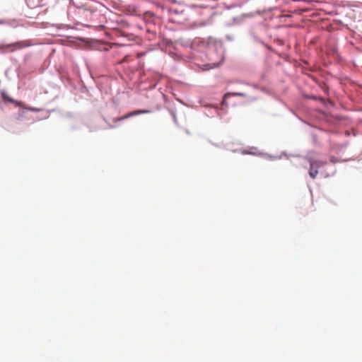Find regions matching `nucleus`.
Listing matches in <instances>:
<instances>
[{
  "label": "nucleus",
  "instance_id": "nucleus-3",
  "mask_svg": "<svg viewBox=\"0 0 362 362\" xmlns=\"http://www.w3.org/2000/svg\"><path fill=\"white\" fill-rule=\"evenodd\" d=\"M1 98H3V100L5 102H9V103H13V104H15L16 106H22V103L16 101L13 99L8 98L4 93H1Z\"/></svg>",
  "mask_w": 362,
  "mask_h": 362
},
{
  "label": "nucleus",
  "instance_id": "nucleus-1",
  "mask_svg": "<svg viewBox=\"0 0 362 362\" xmlns=\"http://www.w3.org/2000/svg\"><path fill=\"white\" fill-rule=\"evenodd\" d=\"M149 112H150L149 110H134V111H132L131 112H129L128 114H127V115H124V116H122L121 117L113 118L112 121H113V122H119V121L128 119V118H129L131 117H133V116L139 115H141V114L149 113Z\"/></svg>",
  "mask_w": 362,
  "mask_h": 362
},
{
  "label": "nucleus",
  "instance_id": "nucleus-4",
  "mask_svg": "<svg viewBox=\"0 0 362 362\" xmlns=\"http://www.w3.org/2000/svg\"><path fill=\"white\" fill-rule=\"evenodd\" d=\"M204 66H205V68L204 69V70H209L210 69H213L214 67L218 66V64H214L213 65L206 64V65H204Z\"/></svg>",
  "mask_w": 362,
  "mask_h": 362
},
{
  "label": "nucleus",
  "instance_id": "nucleus-5",
  "mask_svg": "<svg viewBox=\"0 0 362 362\" xmlns=\"http://www.w3.org/2000/svg\"><path fill=\"white\" fill-rule=\"evenodd\" d=\"M233 95H238V96H242V97H245L246 96V94L245 93H232Z\"/></svg>",
  "mask_w": 362,
  "mask_h": 362
},
{
  "label": "nucleus",
  "instance_id": "nucleus-6",
  "mask_svg": "<svg viewBox=\"0 0 362 362\" xmlns=\"http://www.w3.org/2000/svg\"><path fill=\"white\" fill-rule=\"evenodd\" d=\"M143 55H144V54H143V53H139V54H137V57H141Z\"/></svg>",
  "mask_w": 362,
  "mask_h": 362
},
{
  "label": "nucleus",
  "instance_id": "nucleus-2",
  "mask_svg": "<svg viewBox=\"0 0 362 362\" xmlns=\"http://www.w3.org/2000/svg\"><path fill=\"white\" fill-rule=\"evenodd\" d=\"M310 168L309 170V175L313 178L315 179L318 174V168L321 166L322 163L319 161H313L310 162Z\"/></svg>",
  "mask_w": 362,
  "mask_h": 362
}]
</instances>
